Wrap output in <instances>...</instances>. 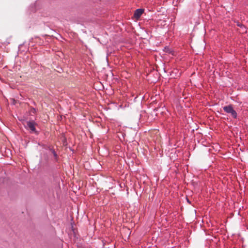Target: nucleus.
I'll return each mask as SVG.
<instances>
[{"instance_id":"obj_1","label":"nucleus","mask_w":248,"mask_h":248,"mask_svg":"<svg viewBox=\"0 0 248 248\" xmlns=\"http://www.w3.org/2000/svg\"><path fill=\"white\" fill-rule=\"evenodd\" d=\"M223 110L225 112L227 113L231 114L232 117L234 119H237V114L236 111L233 108V107L232 105H228L224 106L223 108Z\"/></svg>"},{"instance_id":"obj_5","label":"nucleus","mask_w":248,"mask_h":248,"mask_svg":"<svg viewBox=\"0 0 248 248\" xmlns=\"http://www.w3.org/2000/svg\"><path fill=\"white\" fill-rule=\"evenodd\" d=\"M30 111H31V113H35L36 112V109L34 108H31Z\"/></svg>"},{"instance_id":"obj_3","label":"nucleus","mask_w":248,"mask_h":248,"mask_svg":"<svg viewBox=\"0 0 248 248\" xmlns=\"http://www.w3.org/2000/svg\"><path fill=\"white\" fill-rule=\"evenodd\" d=\"M144 10L142 9H137L135 10L134 16L136 18H139L143 14Z\"/></svg>"},{"instance_id":"obj_4","label":"nucleus","mask_w":248,"mask_h":248,"mask_svg":"<svg viewBox=\"0 0 248 248\" xmlns=\"http://www.w3.org/2000/svg\"><path fill=\"white\" fill-rule=\"evenodd\" d=\"M49 150L52 153V154L53 155V156H54V157L55 158V160L57 161V160H58V155L56 153V152L52 148H50Z\"/></svg>"},{"instance_id":"obj_6","label":"nucleus","mask_w":248,"mask_h":248,"mask_svg":"<svg viewBox=\"0 0 248 248\" xmlns=\"http://www.w3.org/2000/svg\"><path fill=\"white\" fill-rule=\"evenodd\" d=\"M237 26H238L240 28H243V27H244V25H243L242 24L240 23L239 22H238L237 23Z\"/></svg>"},{"instance_id":"obj_2","label":"nucleus","mask_w":248,"mask_h":248,"mask_svg":"<svg viewBox=\"0 0 248 248\" xmlns=\"http://www.w3.org/2000/svg\"><path fill=\"white\" fill-rule=\"evenodd\" d=\"M36 123L34 121H28L27 122V127L30 130L31 133H37V131L36 130V128L35 127V125Z\"/></svg>"}]
</instances>
